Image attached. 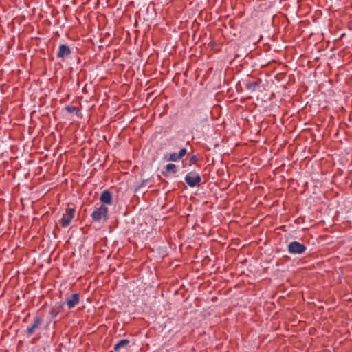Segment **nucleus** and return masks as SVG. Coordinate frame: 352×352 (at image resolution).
Masks as SVG:
<instances>
[{"mask_svg":"<svg viewBox=\"0 0 352 352\" xmlns=\"http://www.w3.org/2000/svg\"><path fill=\"white\" fill-rule=\"evenodd\" d=\"M262 80L260 78H257L255 80L250 81V80H245L244 81L245 88L250 91L251 92H254L258 87H259L260 84Z\"/></svg>","mask_w":352,"mask_h":352,"instance_id":"1a4fd4ad","label":"nucleus"},{"mask_svg":"<svg viewBox=\"0 0 352 352\" xmlns=\"http://www.w3.org/2000/svg\"><path fill=\"white\" fill-rule=\"evenodd\" d=\"M180 160V157H179L178 154L173 153H171L168 159V161L171 162H177Z\"/></svg>","mask_w":352,"mask_h":352,"instance_id":"ddd939ff","label":"nucleus"},{"mask_svg":"<svg viewBox=\"0 0 352 352\" xmlns=\"http://www.w3.org/2000/svg\"><path fill=\"white\" fill-rule=\"evenodd\" d=\"M148 182V179H144V180H142V181L141 182V184H140V186H139V188L144 187V186L146 185V182Z\"/></svg>","mask_w":352,"mask_h":352,"instance_id":"f3484780","label":"nucleus"},{"mask_svg":"<svg viewBox=\"0 0 352 352\" xmlns=\"http://www.w3.org/2000/svg\"><path fill=\"white\" fill-rule=\"evenodd\" d=\"M76 214V209L74 207L72 208L68 206L65 211L62 218L59 222L62 227H67L72 222V220L74 218Z\"/></svg>","mask_w":352,"mask_h":352,"instance_id":"7ed1b4c3","label":"nucleus"},{"mask_svg":"<svg viewBox=\"0 0 352 352\" xmlns=\"http://www.w3.org/2000/svg\"><path fill=\"white\" fill-rule=\"evenodd\" d=\"M306 250L307 247L298 241H292L288 245V252L292 254H302Z\"/></svg>","mask_w":352,"mask_h":352,"instance_id":"39448f33","label":"nucleus"},{"mask_svg":"<svg viewBox=\"0 0 352 352\" xmlns=\"http://www.w3.org/2000/svg\"><path fill=\"white\" fill-rule=\"evenodd\" d=\"M100 200L104 204L111 205L112 204V195L109 190H104L100 197Z\"/></svg>","mask_w":352,"mask_h":352,"instance_id":"9d476101","label":"nucleus"},{"mask_svg":"<svg viewBox=\"0 0 352 352\" xmlns=\"http://www.w3.org/2000/svg\"><path fill=\"white\" fill-rule=\"evenodd\" d=\"M198 162V157L197 155H192V157H190V160H189V164L188 165L189 166H191L192 164H197V162Z\"/></svg>","mask_w":352,"mask_h":352,"instance_id":"4468645a","label":"nucleus"},{"mask_svg":"<svg viewBox=\"0 0 352 352\" xmlns=\"http://www.w3.org/2000/svg\"><path fill=\"white\" fill-rule=\"evenodd\" d=\"M80 302V295L78 293L73 294L70 297H67L65 303L68 309H72Z\"/></svg>","mask_w":352,"mask_h":352,"instance_id":"6e6552de","label":"nucleus"},{"mask_svg":"<svg viewBox=\"0 0 352 352\" xmlns=\"http://www.w3.org/2000/svg\"><path fill=\"white\" fill-rule=\"evenodd\" d=\"M72 54V49L65 44L60 45L57 52V58L64 61L65 58H69Z\"/></svg>","mask_w":352,"mask_h":352,"instance_id":"423d86ee","label":"nucleus"},{"mask_svg":"<svg viewBox=\"0 0 352 352\" xmlns=\"http://www.w3.org/2000/svg\"><path fill=\"white\" fill-rule=\"evenodd\" d=\"M65 302H57L55 305L50 307L49 314L50 317V322L55 318L58 314L63 310Z\"/></svg>","mask_w":352,"mask_h":352,"instance_id":"0eeeda50","label":"nucleus"},{"mask_svg":"<svg viewBox=\"0 0 352 352\" xmlns=\"http://www.w3.org/2000/svg\"><path fill=\"white\" fill-rule=\"evenodd\" d=\"M185 182L191 188L199 186L201 182V178L198 173L190 172L185 177Z\"/></svg>","mask_w":352,"mask_h":352,"instance_id":"20e7f679","label":"nucleus"},{"mask_svg":"<svg viewBox=\"0 0 352 352\" xmlns=\"http://www.w3.org/2000/svg\"><path fill=\"white\" fill-rule=\"evenodd\" d=\"M93 221L100 222L103 218L104 220L108 219V208L104 205H101L99 208L94 210L91 214Z\"/></svg>","mask_w":352,"mask_h":352,"instance_id":"f03ea898","label":"nucleus"},{"mask_svg":"<svg viewBox=\"0 0 352 352\" xmlns=\"http://www.w3.org/2000/svg\"><path fill=\"white\" fill-rule=\"evenodd\" d=\"M177 172V166L174 164H168L165 167V170L162 171V175L168 177L170 173L175 174Z\"/></svg>","mask_w":352,"mask_h":352,"instance_id":"9b49d317","label":"nucleus"},{"mask_svg":"<svg viewBox=\"0 0 352 352\" xmlns=\"http://www.w3.org/2000/svg\"><path fill=\"white\" fill-rule=\"evenodd\" d=\"M186 153H187V151L186 148H182V149H180L179 153H177V154H178L179 157H180V159H182L184 155H186Z\"/></svg>","mask_w":352,"mask_h":352,"instance_id":"dca6fc26","label":"nucleus"},{"mask_svg":"<svg viewBox=\"0 0 352 352\" xmlns=\"http://www.w3.org/2000/svg\"><path fill=\"white\" fill-rule=\"evenodd\" d=\"M76 109V107L74 106H69V105H67L65 107V110L67 111H68L69 113H73L74 111H75Z\"/></svg>","mask_w":352,"mask_h":352,"instance_id":"2eb2a0df","label":"nucleus"},{"mask_svg":"<svg viewBox=\"0 0 352 352\" xmlns=\"http://www.w3.org/2000/svg\"><path fill=\"white\" fill-rule=\"evenodd\" d=\"M43 317L41 316H36L34 317L32 322L27 327L26 333L28 336L34 334L38 331L43 323Z\"/></svg>","mask_w":352,"mask_h":352,"instance_id":"f257e3e1","label":"nucleus"},{"mask_svg":"<svg viewBox=\"0 0 352 352\" xmlns=\"http://www.w3.org/2000/svg\"><path fill=\"white\" fill-rule=\"evenodd\" d=\"M129 340L127 339L120 340L117 344H116L113 346V350L115 351H120L122 348H125L129 344Z\"/></svg>","mask_w":352,"mask_h":352,"instance_id":"f8f14e48","label":"nucleus"}]
</instances>
